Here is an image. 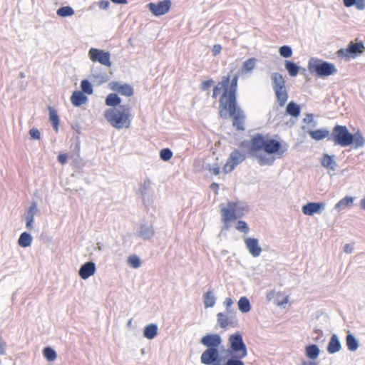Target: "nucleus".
<instances>
[{"instance_id":"nucleus-19","label":"nucleus","mask_w":365,"mask_h":365,"mask_svg":"<svg viewBox=\"0 0 365 365\" xmlns=\"http://www.w3.org/2000/svg\"><path fill=\"white\" fill-rule=\"evenodd\" d=\"M110 88L112 91L128 97L132 96L134 93L133 88L128 83H121L118 81H113L110 83Z\"/></svg>"},{"instance_id":"nucleus-48","label":"nucleus","mask_w":365,"mask_h":365,"mask_svg":"<svg viewBox=\"0 0 365 365\" xmlns=\"http://www.w3.org/2000/svg\"><path fill=\"white\" fill-rule=\"evenodd\" d=\"M173 156V152L170 148H163L160 151V157L164 161L169 160Z\"/></svg>"},{"instance_id":"nucleus-12","label":"nucleus","mask_w":365,"mask_h":365,"mask_svg":"<svg viewBox=\"0 0 365 365\" xmlns=\"http://www.w3.org/2000/svg\"><path fill=\"white\" fill-rule=\"evenodd\" d=\"M217 319L219 326L225 329L227 327H236L238 325V320L235 311H225L217 314Z\"/></svg>"},{"instance_id":"nucleus-34","label":"nucleus","mask_w":365,"mask_h":365,"mask_svg":"<svg viewBox=\"0 0 365 365\" xmlns=\"http://www.w3.org/2000/svg\"><path fill=\"white\" fill-rule=\"evenodd\" d=\"M32 240L33 238L30 233L24 232L18 240V244L20 247L26 248L31 246Z\"/></svg>"},{"instance_id":"nucleus-7","label":"nucleus","mask_w":365,"mask_h":365,"mask_svg":"<svg viewBox=\"0 0 365 365\" xmlns=\"http://www.w3.org/2000/svg\"><path fill=\"white\" fill-rule=\"evenodd\" d=\"M309 71L317 76L324 78L337 73L335 65L322 59L312 58L308 63Z\"/></svg>"},{"instance_id":"nucleus-21","label":"nucleus","mask_w":365,"mask_h":365,"mask_svg":"<svg viewBox=\"0 0 365 365\" xmlns=\"http://www.w3.org/2000/svg\"><path fill=\"white\" fill-rule=\"evenodd\" d=\"M96 269V264L93 262H87L81 266L78 274L81 279H87L95 274Z\"/></svg>"},{"instance_id":"nucleus-59","label":"nucleus","mask_w":365,"mask_h":365,"mask_svg":"<svg viewBox=\"0 0 365 365\" xmlns=\"http://www.w3.org/2000/svg\"><path fill=\"white\" fill-rule=\"evenodd\" d=\"M67 160H68V156L66 154H60L58 156V160L62 165L66 164L67 163Z\"/></svg>"},{"instance_id":"nucleus-63","label":"nucleus","mask_w":365,"mask_h":365,"mask_svg":"<svg viewBox=\"0 0 365 365\" xmlns=\"http://www.w3.org/2000/svg\"><path fill=\"white\" fill-rule=\"evenodd\" d=\"M301 365H318V363L313 361H303Z\"/></svg>"},{"instance_id":"nucleus-16","label":"nucleus","mask_w":365,"mask_h":365,"mask_svg":"<svg viewBox=\"0 0 365 365\" xmlns=\"http://www.w3.org/2000/svg\"><path fill=\"white\" fill-rule=\"evenodd\" d=\"M263 150L267 154H283L287 150V146L286 144L282 145L279 141L274 139H269L265 140Z\"/></svg>"},{"instance_id":"nucleus-52","label":"nucleus","mask_w":365,"mask_h":365,"mask_svg":"<svg viewBox=\"0 0 365 365\" xmlns=\"http://www.w3.org/2000/svg\"><path fill=\"white\" fill-rule=\"evenodd\" d=\"M29 134H30L31 138L35 139V140H39L41 138L40 131L36 128H31L29 130Z\"/></svg>"},{"instance_id":"nucleus-5","label":"nucleus","mask_w":365,"mask_h":365,"mask_svg":"<svg viewBox=\"0 0 365 365\" xmlns=\"http://www.w3.org/2000/svg\"><path fill=\"white\" fill-rule=\"evenodd\" d=\"M230 76H224L220 82L217 83L213 88L212 98H217L221 91H223L222 95L220 98L219 104V114L222 118H227V107L229 108L228 102V83H230Z\"/></svg>"},{"instance_id":"nucleus-8","label":"nucleus","mask_w":365,"mask_h":365,"mask_svg":"<svg viewBox=\"0 0 365 365\" xmlns=\"http://www.w3.org/2000/svg\"><path fill=\"white\" fill-rule=\"evenodd\" d=\"M364 51V45L362 41H350L346 48L339 49L336 54L339 58L349 61L360 56Z\"/></svg>"},{"instance_id":"nucleus-56","label":"nucleus","mask_w":365,"mask_h":365,"mask_svg":"<svg viewBox=\"0 0 365 365\" xmlns=\"http://www.w3.org/2000/svg\"><path fill=\"white\" fill-rule=\"evenodd\" d=\"M354 250V243L346 244L344 247V252L347 254L352 253Z\"/></svg>"},{"instance_id":"nucleus-51","label":"nucleus","mask_w":365,"mask_h":365,"mask_svg":"<svg viewBox=\"0 0 365 365\" xmlns=\"http://www.w3.org/2000/svg\"><path fill=\"white\" fill-rule=\"evenodd\" d=\"M214 84V81L212 79L203 81L200 85V88L202 91H207Z\"/></svg>"},{"instance_id":"nucleus-24","label":"nucleus","mask_w":365,"mask_h":365,"mask_svg":"<svg viewBox=\"0 0 365 365\" xmlns=\"http://www.w3.org/2000/svg\"><path fill=\"white\" fill-rule=\"evenodd\" d=\"M245 357H241V356L230 355V357L228 358L224 364H222V359L219 357V359H217L216 361L211 365H245L242 360Z\"/></svg>"},{"instance_id":"nucleus-55","label":"nucleus","mask_w":365,"mask_h":365,"mask_svg":"<svg viewBox=\"0 0 365 365\" xmlns=\"http://www.w3.org/2000/svg\"><path fill=\"white\" fill-rule=\"evenodd\" d=\"M98 6L101 9L107 10L110 6V2L108 0H103L98 3Z\"/></svg>"},{"instance_id":"nucleus-33","label":"nucleus","mask_w":365,"mask_h":365,"mask_svg":"<svg viewBox=\"0 0 365 365\" xmlns=\"http://www.w3.org/2000/svg\"><path fill=\"white\" fill-rule=\"evenodd\" d=\"M354 197L351 196H346L340 200L334 206V209L339 211L346 207H351L354 202Z\"/></svg>"},{"instance_id":"nucleus-39","label":"nucleus","mask_w":365,"mask_h":365,"mask_svg":"<svg viewBox=\"0 0 365 365\" xmlns=\"http://www.w3.org/2000/svg\"><path fill=\"white\" fill-rule=\"evenodd\" d=\"M120 98L116 93H110L106 98V105L115 108L116 106H120Z\"/></svg>"},{"instance_id":"nucleus-9","label":"nucleus","mask_w":365,"mask_h":365,"mask_svg":"<svg viewBox=\"0 0 365 365\" xmlns=\"http://www.w3.org/2000/svg\"><path fill=\"white\" fill-rule=\"evenodd\" d=\"M228 343L229 348L227 352L230 355L241 356V357H246L247 356V349L240 332L237 331L231 334L229 336Z\"/></svg>"},{"instance_id":"nucleus-57","label":"nucleus","mask_w":365,"mask_h":365,"mask_svg":"<svg viewBox=\"0 0 365 365\" xmlns=\"http://www.w3.org/2000/svg\"><path fill=\"white\" fill-rule=\"evenodd\" d=\"M355 6L358 10H364L365 9V0H356Z\"/></svg>"},{"instance_id":"nucleus-18","label":"nucleus","mask_w":365,"mask_h":365,"mask_svg":"<svg viewBox=\"0 0 365 365\" xmlns=\"http://www.w3.org/2000/svg\"><path fill=\"white\" fill-rule=\"evenodd\" d=\"M324 202H308L302 206V212L306 215H314L315 213L321 214L325 209Z\"/></svg>"},{"instance_id":"nucleus-10","label":"nucleus","mask_w":365,"mask_h":365,"mask_svg":"<svg viewBox=\"0 0 365 365\" xmlns=\"http://www.w3.org/2000/svg\"><path fill=\"white\" fill-rule=\"evenodd\" d=\"M266 139L262 134L257 133L255 135L250 141H242L240 143V147H247L249 149L248 155L250 156H257L258 151L263 150Z\"/></svg>"},{"instance_id":"nucleus-4","label":"nucleus","mask_w":365,"mask_h":365,"mask_svg":"<svg viewBox=\"0 0 365 365\" xmlns=\"http://www.w3.org/2000/svg\"><path fill=\"white\" fill-rule=\"evenodd\" d=\"M220 208L222 220L226 230L230 228V222L241 218L248 212V206L240 202H229L226 207L221 204Z\"/></svg>"},{"instance_id":"nucleus-50","label":"nucleus","mask_w":365,"mask_h":365,"mask_svg":"<svg viewBox=\"0 0 365 365\" xmlns=\"http://www.w3.org/2000/svg\"><path fill=\"white\" fill-rule=\"evenodd\" d=\"M206 170H209L212 174L217 175L220 173V168L218 163H215L207 165Z\"/></svg>"},{"instance_id":"nucleus-25","label":"nucleus","mask_w":365,"mask_h":365,"mask_svg":"<svg viewBox=\"0 0 365 365\" xmlns=\"http://www.w3.org/2000/svg\"><path fill=\"white\" fill-rule=\"evenodd\" d=\"M87 101V96L80 91H73L71 97V101L72 104L76 107L81 106V105L86 103Z\"/></svg>"},{"instance_id":"nucleus-37","label":"nucleus","mask_w":365,"mask_h":365,"mask_svg":"<svg viewBox=\"0 0 365 365\" xmlns=\"http://www.w3.org/2000/svg\"><path fill=\"white\" fill-rule=\"evenodd\" d=\"M237 306L239 310L242 313H247L251 310V304L250 300L246 297H242L239 299Z\"/></svg>"},{"instance_id":"nucleus-31","label":"nucleus","mask_w":365,"mask_h":365,"mask_svg":"<svg viewBox=\"0 0 365 365\" xmlns=\"http://www.w3.org/2000/svg\"><path fill=\"white\" fill-rule=\"evenodd\" d=\"M257 59L255 58H250L243 63L240 72L242 74L252 73L255 68Z\"/></svg>"},{"instance_id":"nucleus-44","label":"nucleus","mask_w":365,"mask_h":365,"mask_svg":"<svg viewBox=\"0 0 365 365\" xmlns=\"http://www.w3.org/2000/svg\"><path fill=\"white\" fill-rule=\"evenodd\" d=\"M43 354L44 357L48 361H52L57 357L56 352L51 347H46L43 349Z\"/></svg>"},{"instance_id":"nucleus-30","label":"nucleus","mask_w":365,"mask_h":365,"mask_svg":"<svg viewBox=\"0 0 365 365\" xmlns=\"http://www.w3.org/2000/svg\"><path fill=\"white\" fill-rule=\"evenodd\" d=\"M216 302V297L212 289H210L203 296V302L205 308L214 307Z\"/></svg>"},{"instance_id":"nucleus-36","label":"nucleus","mask_w":365,"mask_h":365,"mask_svg":"<svg viewBox=\"0 0 365 365\" xmlns=\"http://www.w3.org/2000/svg\"><path fill=\"white\" fill-rule=\"evenodd\" d=\"M285 69L287 71L288 73L290 76L294 77L296 76L300 69V67L298 66L295 63L286 60L284 62Z\"/></svg>"},{"instance_id":"nucleus-23","label":"nucleus","mask_w":365,"mask_h":365,"mask_svg":"<svg viewBox=\"0 0 365 365\" xmlns=\"http://www.w3.org/2000/svg\"><path fill=\"white\" fill-rule=\"evenodd\" d=\"M138 192L140 194L143 200L145 201L146 197H148L152 192V182L150 179L146 178L140 185Z\"/></svg>"},{"instance_id":"nucleus-17","label":"nucleus","mask_w":365,"mask_h":365,"mask_svg":"<svg viewBox=\"0 0 365 365\" xmlns=\"http://www.w3.org/2000/svg\"><path fill=\"white\" fill-rule=\"evenodd\" d=\"M227 115L228 116L233 117V126L237 130H245V116L243 112L237 107V104H235V111H232L230 108L227 107Z\"/></svg>"},{"instance_id":"nucleus-2","label":"nucleus","mask_w":365,"mask_h":365,"mask_svg":"<svg viewBox=\"0 0 365 365\" xmlns=\"http://www.w3.org/2000/svg\"><path fill=\"white\" fill-rule=\"evenodd\" d=\"M200 343L207 347L201 356L200 361L205 365H211L219 359L218 346L222 343V338L217 334H207L200 339Z\"/></svg>"},{"instance_id":"nucleus-45","label":"nucleus","mask_w":365,"mask_h":365,"mask_svg":"<svg viewBox=\"0 0 365 365\" xmlns=\"http://www.w3.org/2000/svg\"><path fill=\"white\" fill-rule=\"evenodd\" d=\"M255 157L257 158L260 165H271L273 164V163L274 161V158H269L262 154L258 155L257 153V156H255Z\"/></svg>"},{"instance_id":"nucleus-42","label":"nucleus","mask_w":365,"mask_h":365,"mask_svg":"<svg viewBox=\"0 0 365 365\" xmlns=\"http://www.w3.org/2000/svg\"><path fill=\"white\" fill-rule=\"evenodd\" d=\"M56 14L58 16L61 17H68L74 14V10L72 7L69 6H66L60 7L57 10Z\"/></svg>"},{"instance_id":"nucleus-47","label":"nucleus","mask_w":365,"mask_h":365,"mask_svg":"<svg viewBox=\"0 0 365 365\" xmlns=\"http://www.w3.org/2000/svg\"><path fill=\"white\" fill-rule=\"evenodd\" d=\"M279 55L283 58H289L292 55V49L289 46H282L279 49Z\"/></svg>"},{"instance_id":"nucleus-49","label":"nucleus","mask_w":365,"mask_h":365,"mask_svg":"<svg viewBox=\"0 0 365 365\" xmlns=\"http://www.w3.org/2000/svg\"><path fill=\"white\" fill-rule=\"evenodd\" d=\"M236 229L241 232L247 234L250 232V228L246 223V222L243 220H239L236 225Z\"/></svg>"},{"instance_id":"nucleus-53","label":"nucleus","mask_w":365,"mask_h":365,"mask_svg":"<svg viewBox=\"0 0 365 365\" xmlns=\"http://www.w3.org/2000/svg\"><path fill=\"white\" fill-rule=\"evenodd\" d=\"M224 306L225 307V311H235L231 308L233 304V300L230 297H227L223 302Z\"/></svg>"},{"instance_id":"nucleus-58","label":"nucleus","mask_w":365,"mask_h":365,"mask_svg":"<svg viewBox=\"0 0 365 365\" xmlns=\"http://www.w3.org/2000/svg\"><path fill=\"white\" fill-rule=\"evenodd\" d=\"M6 342L2 339L1 337H0V355L6 354Z\"/></svg>"},{"instance_id":"nucleus-60","label":"nucleus","mask_w":365,"mask_h":365,"mask_svg":"<svg viewBox=\"0 0 365 365\" xmlns=\"http://www.w3.org/2000/svg\"><path fill=\"white\" fill-rule=\"evenodd\" d=\"M222 50V46L219 44H216L212 48V53L214 56H216L220 53Z\"/></svg>"},{"instance_id":"nucleus-46","label":"nucleus","mask_w":365,"mask_h":365,"mask_svg":"<svg viewBox=\"0 0 365 365\" xmlns=\"http://www.w3.org/2000/svg\"><path fill=\"white\" fill-rule=\"evenodd\" d=\"M128 265L134 269H137L140 267L141 262L139 257L137 255H131L128 257L127 261Z\"/></svg>"},{"instance_id":"nucleus-15","label":"nucleus","mask_w":365,"mask_h":365,"mask_svg":"<svg viewBox=\"0 0 365 365\" xmlns=\"http://www.w3.org/2000/svg\"><path fill=\"white\" fill-rule=\"evenodd\" d=\"M238 78L239 74H235L231 80L230 84V83H228L227 95L229 108L232 112L235 111V104H237V88Z\"/></svg>"},{"instance_id":"nucleus-40","label":"nucleus","mask_w":365,"mask_h":365,"mask_svg":"<svg viewBox=\"0 0 365 365\" xmlns=\"http://www.w3.org/2000/svg\"><path fill=\"white\" fill-rule=\"evenodd\" d=\"M49 110V119L53 124V128L58 130L59 125V117L57 112L52 107H48Z\"/></svg>"},{"instance_id":"nucleus-28","label":"nucleus","mask_w":365,"mask_h":365,"mask_svg":"<svg viewBox=\"0 0 365 365\" xmlns=\"http://www.w3.org/2000/svg\"><path fill=\"white\" fill-rule=\"evenodd\" d=\"M341 345L336 334H333L331 336L329 343L327 346V351L330 354H334L341 350Z\"/></svg>"},{"instance_id":"nucleus-35","label":"nucleus","mask_w":365,"mask_h":365,"mask_svg":"<svg viewBox=\"0 0 365 365\" xmlns=\"http://www.w3.org/2000/svg\"><path fill=\"white\" fill-rule=\"evenodd\" d=\"M305 353L306 356L310 359H315L319 356L320 350L317 345L311 344L306 346Z\"/></svg>"},{"instance_id":"nucleus-13","label":"nucleus","mask_w":365,"mask_h":365,"mask_svg":"<svg viewBox=\"0 0 365 365\" xmlns=\"http://www.w3.org/2000/svg\"><path fill=\"white\" fill-rule=\"evenodd\" d=\"M88 55L93 62H98L103 66L110 67L111 62L110 61V53L108 51L96 48H91L89 50Z\"/></svg>"},{"instance_id":"nucleus-3","label":"nucleus","mask_w":365,"mask_h":365,"mask_svg":"<svg viewBox=\"0 0 365 365\" xmlns=\"http://www.w3.org/2000/svg\"><path fill=\"white\" fill-rule=\"evenodd\" d=\"M130 108L128 106H119L118 108H109L104 113L107 121L118 130L130 127Z\"/></svg>"},{"instance_id":"nucleus-29","label":"nucleus","mask_w":365,"mask_h":365,"mask_svg":"<svg viewBox=\"0 0 365 365\" xmlns=\"http://www.w3.org/2000/svg\"><path fill=\"white\" fill-rule=\"evenodd\" d=\"M301 113L299 105L294 101H290L286 107V113L292 118H297Z\"/></svg>"},{"instance_id":"nucleus-20","label":"nucleus","mask_w":365,"mask_h":365,"mask_svg":"<svg viewBox=\"0 0 365 365\" xmlns=\"http://www.w3.org/2000/svg\"><path fill=\"white\" fill-rule=\"evenodd\" d=\"M245 244L249 253L254 257L260 255L262 250L259 245V240L254 237H247L245 240Z\"/></svg>"},{"instance_id":"nucleus-62","label":"nucleus","mask_w":365,"mask_h":365,"mask_svg":"<svg viewBox=\"0 0 365 365\" xmlns=\"http://www.w3.org/2000/svg\"><path fill=\"white\" fill-rule=\"evenodd\" d=\"M26 227L27 230H32L34 228V221H31V220H26Z\"/></svg>"},{"instance_id":"nucleus-1","label":"nucleus","mask_w":365,"mask_h":365,"mask_svg":"<svg viewBox=\"0 0 365 365\" xmlns=\"http://www.w3.org/2000/svg\"><path fill=\"white\" fill-rule=\"evenodd\" d=\"M330 141L334 145L341 147L353 145L354 148H362L365 145V138L361 133L358 131L351 133L346 125H336L331 133Z\"/></svg>"},{"instance_id":"nucleus-61","label":"nucleus","mask_w":365,"mask_h":365,"mask_svg":"<svg viewBox=\"0 0 365 365\" xmlns=\"http://www.w3.org/2000/svg\"><path fill=\"white\" fill-rule=\"evenodd\" d=\"M343 4L346 7L355 6L356 0H343Z\"/></svg>"},{"instance_id":"nucleus-64","label":"nucleus","mask_w":365,"mask_h":365,"mask_svg":"<svg viewBox=\"0 0 365 365\" xmlns=\"http://www.w3.org/2000/svg\"><path fill=\"white\" fill-rule=\"evenodd\" d=\"M113 3L116 4H127L128 0H110Z\"/></svg>"},{"instance_id":"nucleus-14","label":"nucleus","mask_w":365,"mask_h":365,"mask_svg":"<svg viewBox=\"0 0 365 365\" xmlns=\"http://www.w3.org/2000/svg\"><path fill=\"white\" fill-rule=\"evenodd\" d=\"M170 6V0H163L158 3H149L147 6L153 15L159 16L168 13Z\"/></svg>"},{"instance_id":"nucleus-43","label":"nucleus","mask_w":365,"mask_h":365,"mask_svg":"<svg viewBox=\"0 0 365 365\" xmlns=\"http://www.w3.org/2000/svg\"><path fill=\"white\" fill-rule=\"evenodd\" d=\"M81 92L84 94L91 95L93 92V86L91 82L87 79H83L81 83Z\"/></svg>"},{"instance_id":"nucleus-27","label":"nucleus","mask_w":365,"mask_h":365,"mask_svg":"<svg viewBox=\"0 0 365 365\" xmlns=\"http://www.w3.org/2000/svg\"><path fill=\"white\" fill-rule=\"evenodd\" d=\"M335 155H329L327 153L324 154L322 160H321V164L323 167L334 170L337 164L336 162L334 160Z\"/></svg>"},{"instance_id":"nucleus-11","label":"nucleus","mask_w":365,"mask_h":365,"mask_svg":"<svg viewBox=\"0 0 365 365\" xmlns=\"http://www.w3.org/2000/svg\"><path fill=\"white\" fill-rule=\"evenodd\" d=\"M247 156H250L248 153L241 151L238 149H235L230 154L227 163L223 167V171L225 173H231L235 167L242 163Z\"/></svg>"},{"instance_id":"nucleus-54","label":"nucleus","mask_w":365,"mask_h":365,"mask_svg":"<svg viewBox=\"0 0 365 365\" xmlns=\"http://www.w3.org/2000/svg\"><path fill=\"white\" fill-rule=\"evenodd\" d=\"M303 122L307 124L313 123V126H315L317 123L314 121V115L312 113H307L305 118L303 119Z\"/></svg>"},{"instance_id":"nucleus-38","label":"nucleus","mask_w":365,"mask_h":365,"mask_svg":"<svg viewBox=\"0 0 365 365\" xmlns=\"http://www.w3.org/2000/svg\"><path fill=\"white\" fill-rule=\"evenodd\" d=\"M346 346L349 351H354L359 347V341L352 334H348L346 336Z\"/></svg>"},{"instance_id":"nucleus-41","label":"nucleus","mask_w":365,"mask_h":365,"mask_svg":"<svg viewBox=\"0 0 365 365\" xmlns=\"http://www.w3.org/2000/svg\"><path fill=\"white\" fill-rule=\"evenodd\" d=\"M38 212V204L36 202L34 201L31 202L29 206L26 213V220H32L34 221V216Z\"/></svg>"},{"instance_id":"nucleus-6","label":"nucleus","mask_w":365,"mask_h":365,"mask_svg":"<svg viewBox=\"0 0 365 365\" xmlns=\"http://www.w3.org/2000/svg\"><path fill=\"white\" fill-rule=\"evenodd\" d=\"M272 88L274 92L277 103L279 107H283L289 98L286 88V82L282 75L278 72H274L270 76Z\"/></svg>"},{"instance_id":"nucleus-22","label":"nucleus","mask_w":365,"mask_h":365,"mask_svg":"<svg viewBox=\"0 0 365 365\" xmlns=\"http://www.w3.org/2000/svg\"><path fill=\"white\" fill-rule=\"evenodd\" d=\"M310 137L315 140H321L326 138L330 141L331 133L325 128H320L316 130H309L307 132Z\"/></svg>"},{"instance_id":"nucleus-32","label":"nucleus","mask_w":365,"mask_h":365,"mask_svg":"<svg viewBox=\"0 0 365 365\" xmlns=\"http://www.w3.org/2000/svg\"><path fill=\"white\" fill-rule=\"evenodd\" d=\"M157 334L158 326L155 324H150L144 328L143 336L148 339H154Z\"/></svg>"},{"instance_id":"nucleus-26","label":"nucleus","mask_w":365,"mask_h":365,"mask_svg":"<svg viewBox=\"0 0 365 365\" xmlns=\"http://www.w3.org/2000/svg\"><path fill=\"white\" fill-rule=\"evenodd\" d=\"M154 234L155 231L152 225H142L138 232V235L143 240L150 239Z\"/></svg>"}]
</instances>
